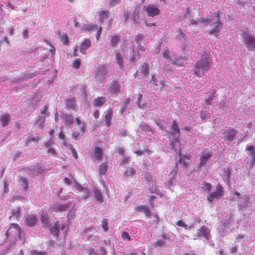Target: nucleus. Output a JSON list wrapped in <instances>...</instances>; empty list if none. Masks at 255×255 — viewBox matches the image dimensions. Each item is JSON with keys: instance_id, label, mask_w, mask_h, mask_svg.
Instances as JSON below:
<instances>
[{"instance_id": "nucleus-1", "label": "nucleus", "mask_w": 255, "mask_h": 255, "mask_svg": "<svg viewBox=\"0 0 255 255\" xmlns=\"http://www.w3.org/2000/svg\"><path fill=\"white\" fill-rule=\"evenodd\" d=\"M209 52L203 53L199 61L197 62L194 70V73L198 77H201L208 70L211 65V59Z\"/></svg>"}, {"instance_id": "nucleus-2", "label": "nucleus", "mask_w": 255, "mask_h": 255, "mask_svg": "<svg viewBox=\"0 0 255 255\" xmlns=\"http://www.w3.org/2000/svg\"><path fill=\"white\" fill-rule=\"evenodd\" d=\"M108 74V68L106 65H99L97 66L94 72L95 81L99 83L104 82Z\"/></svg>"}, {"instance_id": "nucleus-3", "label": "nucleus", "mask_w": 255, "mask_h": 255, "mask_svg": "<svg viewBox=\"0 0 255 255\" xmlns=\"http://www.w3.org/2000/svg\"><path fill=\"white\" fill-rule=\"evenodd\" d=\"M243 42L248 50H255V37L248 32H244L242 35Z\"/></svg>"}, {"instance_id": "nucleus-4", "label": "nucleus", "mask_w": 255, "mask_h": 255, "mask_svg": "<svg viewBox=\"0 0 255 255\" xmlns=\"http://www.w3.org/2000/svg\"><path fill=\"white\" fill-rule=\"evenodd\" d=\"M180 129L177 125L176 121H174L171 124V130L170 131V135L173 136L174 141L170 143L172 148H174L176 143L179 142V134Z\"/></svg>"}, {"instance_id": "nucleus-5", "label": "nucleus", "mask_w": 255, "mask_h": 255, "mask_svg": "<svg viewBox=\"0 0 255 255\" xmlns=\"http://www.w3.org/2000/svg\"><path fill=\"white\" fill-rule=\"evenodd\" d=\"M223 196V189L218 184L216 186L215 190L213 192H210L207 197V200L209 203H212L214 199L219 200Z\"/></svg>"}, {"instance_id": "nucleus-6", "label": "nucleus", "mask_w": 255, "mask_h": 255, "mask_svg": "<svg viewBox=\"0 0 255 255\" xmlns=\"http://www.w3.org/2000/svg\"><path fill=\"white\" fill-rule=\"evenodd\" d=\"M211 237L209 229L206 226H202L200 229L197 231L196 233L193 235V239L196 240L203 238L206 240H209Z\"/></svg>"}, {"instance_id": "nucleus-7", "label": "nucleus", "mask_w": 255, "mask_h": 255, "mask_svg": "<svg viewBox=\"0 0 255 255\" xmlns=\"http://www.w3.org/2000/svg\"><path fill=\"white\" fill-rule=\"evenodd\" d=\"M5 236L6 238L10 236L12 238L16 237L20 238L21 236L20 227L16 224H11L9 229L6 231Z\"/></svg>"}, {"instance_id": "nucleus-8", "label": "nucleus", "mask_w": 255, "mask_h": 255, "mask_svg": "<svg viewBox=\"0 0 255 255\" xmlns=\"http://www.w3.org/2000/svg\"><path fill=\"white\" fill-rule=\"evenodd\" d=\"M212 29L209 31V33L214 35L215 37H218V33L220 31L222 25V23L220 21L219 14H216L215 21L211 25Z\"/></svg>"}, {"instance_id": "nucleus-9", "label": "nucleus", "mask_w": 255, "mask_h": 255, "mask_svg": "<svg viewBox=\"0 0 255 255\" xmlns=\"http://www.w3.org/2000/svg\"><path fill=\"white\" fill-rule=\"evenodd\" d=\"M232 199L238 201V206L242 207L247 206L249 203V199L246 196H241L240 194L236 192L233 195Z\"/></svg>"}, {"instance_id": "nucleus-10", "label": "nucleus", "mask_w": 255, "mask_h": 255, "mask_svg": "<svg viewBox=\"0 0 255 255\" xmlns=\"http://www.w3.org/2000/svg\"><path fill=\"white\" fill-rule=\"evenodd\" d=\"M66 226L64 222H61L60 224L58 222H56L54 224L53 226L52 225L49 227V230L54 236L57 237L59 235V228L62 231H63L65 229Z\"/></svg>"}, {"instance_id": "nucleus-11", "label": "nucleus", "mask_w": 255, "mask_h": 255, "mask_svg": "<svg viewBox=\"0 0 255 255\" xmlns=\"http://www.w3.org/2000/svg\"><path fill=\"white\" fill-rule=\"evenodd\" d=\"M144 10L147 15L150 17H154L159 13V9L156 5L150 4L144 7Z\"/></svg>"}, {"instance_id": "nucleus-12", "label": "nucleus", "mask_w": 255, "mask_h": 255, "mask_svg": "<svg viewBox=\"0 0 255 255\" xmlns=\"http://www.w3.org/2000/svg\"><path fill=\"white\" fill-rule=\"evenodd\" d=\"M237 131L233 129L225 130L222 133V137L225 141H232L235 139Z\"/></svg>"}, {"instance_id": "nucleus-13", "label": "nucleus", "mask_w": 255, "mask_h": 255, "mask_svg": "<svg viewBox=\"0 0 255 255\" xmlns=\"http://www.w3.org/2000/svg\"><path fill=\"white\" fill-rule=\"evenodd\" d=\"M212 155V152H210V151H209L208 150H205L201 157H200V163L199 164V167L200 168L203 165H204V164H205L206 163V162H207V161L208 160V159L211 157Z\"/></svg>"}, {"instance_id": "nucleus-14", "label": "nucleus", "mask_w": 255, "mask_h": 255, "mask_svg": "<svg viewBox=\"0 0 255 255\" xmlns=\"http://www.w3.org/2000/svg\"><path fill=\"white\" fill-rule=\"evenodd\" d=\"M120 85L117 81H113L109 85V90L112 94H116L120 91Z\"/></svg>"}, {"instance_id": "nucleus-15", "label": "nucleus", "mask_w": 255, "mask_h": 255, "mask_svg": "<svg viewBox=\"0 0 255 255\" xmlns=\"http://www.w3.org/2000/svg\"><path fill=\"white\" fill-rule=\"evenodd\" d=\"M162 239H159L156 242L154 243V246L156 248H161L164 246L167 241L169 240V238L168 237L166 234H164L162 235Z\"/></svg>"}, {"instance_id": "nucleus-16", "label": "nucleus", "mask_w": 255, "mask_h": 255, "mask_svg": "<svg viewBox=\"0 0 255 255\" xmlns=\"http://www.w3.org/2000/svg\"><path fill=\"white\" fill-rule=\"evenodd\" d=\"M37 221V218L34 215H28L25 218L26 224L30 226H34Z\"/></svg>"}, {"instance_id": "nucleus-17", "label": "nucleus", "mask_w": 255, "mask_h": 255, "mask_svg": "<svg viewBox=\"0 0 255 255\" xmlns=\"http://www.w3.org/2000/svg\"><path fill=\"white\" fill-rule=\"evenodd\" d=\"M139 58V53L137 50L135 49L134 45L132 46V48L130 52V61L132 63H135Z\"/></svg>"}, {"instance_id": "nucleus-18", "label": "nucleus", "mask_w": 255, "mask_h": 255, "mask_svg": "<svg viewBox=\"0 0 255 255\" xmlns=\"http://www.w3.org/2000/svg\"><path fill=\"white\" fill-rule=\"evenodd\" d=\"M91 42L90 39H86L81 44L80 47V51L83 54L86 53V50L90 47Z\"/></svg>"}, {"instance_id": "nucleus-19", "label": "nucleus", "mask_w": 255, "mask_h": 255, "mask_svg": "<svg viewBox=\"0 0 255 255\" xmlns=\"http://www.w3.org/2000/svg\"><path fill=\"white\" fill-rule=\"evenodd\" d=\"M62 120L70 128L72 127L74 122V117L68 114L64 115L62 117Z\"/></svg>"}, {"instance_id": "nucleus-20", "label": "nucleus", "mask_w": 255, "mask_h": 255, "mask_svg": "<svg viewBox=\"0 0 255 255\" xmlns=\"http://www.w3.org/2000/svg\"><path fill=\"white\" fill-rule=\"evenodd\" d=\"M105 122L107 127L111 125V120L113 117V110L111 109H108L105 113Z\"/></svg>"}, {"instance_id": "nucleus-21", "label": "nucleus", "mask_w": 255, "mask_h": 255, "mask_svg": "<svg viewBox=\"0 0 255 255\" xmlns=\"http://www.w3.org/2000/svg\"><path fill=\"white\" fill-rule=\"evenodd\" d=\"M75 102L76 101L74 98H68L66 101V108L73 110L76 106Z\"/></svg>"}, {"instance_id": "nucleus-22", "label": "nucleus", "mask_w": 255, "mask_h": 255, "mask_svg": "<svg viewBox=\"0 0 255 255\" xmlns=\"http://www.w3.org/2000/svg\"><path fill=\"white\" fill-rule=\"evenodd\" d=\"M115 59L119 67L122 69L124 66V58L119 52L115 54Z\"/></svg>"}, {"instance_id": "nucleus-23", "label": "nucleus", "mask_w": 255, "mask_h": 255, "mask_svg": "<svg viewBox=\"0 0 255 255\" xmlns=\"http://www.w3.org/2000/svg\"><path fill=\"white\" fill-rule=\"evenodd\" d=\"M26 145L29 146V144L33 142L34 143H38L39 141V137L37 135H31L26 138Z\"/></svg>"}, {"instance_id": "nucleus-24", "label": "nucleus", "mask_w": 255, "mask_h": 255, "mask_svg": "<svg viewBox=\"0 0 255 255\" xmlns=\"http://www.w3.org/2000/svg\"><path fill=\"white\" fill-rule=\"evenodd\" d=\"M222 226L219 228V232L222 236H225L228 232L227 229H229V223L222 221Z\"/></svg>"}, {"instance_id": "nucleus-25", "label": "nucleus", "mask_w": 255, "mask_h": 255, "mask_svg": "<svg viewBox=\"0 0 255 255\" xmlns=\"http://www.w3.org/2000/svg\"><path fill=\"white\" fill-rule=\"evenodd\" d=\"M72 179L73 181L74 186L76 189L78 190L79 191L85 190L86 193L83 195V198H87L89 196V191L87 189H85L81 185H80L78 183H77L73 178Z\"/></svg>"}, {"instance_id": "nucleus-26", "label": "nucleus", "mask_w": 255, "mask_h": 255, "mask_svg": "<svg viewBox=\"0 0 255 255\" xmlns=\"http://www.w3.org/2000/svg\"><path fill=\"white\" fill-rule=\"evenodd\" d=\"M10 121V116L7 114H5L0 118V122L1 126L5 127L7 126Z\"/></svg>"}, {"instance_id": "nucleus-27", "label": "nucleus", "mask_w": 255, "mask_h": 255, "mask_svg": "<svg viewBox=\"0 0 255 255\" xmlns=\"http://www.w3.org/2000/svg\"><path fill=\"white\" fill-rule=\"evenodd\" d=\"M246 149L250 151V154L252 158L251 164V166H253L255 165V150L254 147L253 145H250L247 146Z\"/></svg>"}, {"instance_id": "nucleus-28", "label": "nucleus", "mask_w": 255, "mask_h": 255, "mask_svg": "<svg viewBox=\"0 0 255 255\" xmlns=\"http://www.w3.org/2000/svg\"><path fill=\"white\" fill-rule=\"evenodd\" d=\"M93 192L95 199L100 203H102L104 201V198L101 191L98 189L95 188Z\"/></svg>"}, {"instance_id": "nucleus-29", "label": "nucleus", "mask_w": 255, "mask_h": 255, "mask_svg": "<svg viewBox=\"0 0 255 255\" xmlns=\"http://www.w3.org/2000/svg\"><path fill=\"white\" fill-rule=\"evenodd\" d=\"M106 100V98L104 97H99L96 98L93 101V104L95 107H101L104 103H105Z\"/></svg>"}, {"instance_id": "nucleus-30", "label": "nucleus", "mask_w": 255, "mask_h": 255, "mask_svg": "<svg viewBox=\"0 0 255 255\" xmlns=\"http://www.w3.org/2000/svg\"><path fill=\"white\" fill-rule=\"evenodd\" d=\"M11 215L9 218H13L14 219H17L20 217V208L16 207L11 210Z\"/></svg>"}, {"instance_id": "nucleus-31", "label": "nucleus", "mask_w": 255, "mask_h": 255, "mask_svg": "<svg viewBox=\"0 0 255 255\" xmlns=\"http://www.w3.org/2000/svg\"><path fill=\"white\" fill-rule=\"evenodd\" d=\"M163 57L167 62L175 63L176 61L173 60L170 56V52L168 49H165L163 53Z\"/></svg>"}, {"instance_id": "nucleus-32", "label": "nucleus", "mask_w": 255, "mask_h": 255, "mask_svg": "<svg viewBox=\"0 0 255 255\" xmlns=\"http://www.w3.org/2000/svg\"><path fill=\"white\" fill-rule=\"evenodd\" d=\"M110 44L114 47L119 42L120 38L118 35H111L109 36Z\"/></svg>"}, {"instance_id": "nucleus-33", "label": "nucleus", "mask_w": 255, "mask_h": 255, "mask_svg": "<svg viewBox=\"0 0 255 255\" xmlns=\"http://www.w3.org/2000/svg\"><path fill=\"white\" fill-rule=\"evenodd\" d=\"M68 207L67 204H56L54 206V210L55 211H64L66 210Z\"/></svg>"}, {"instance_id": "nucleus-34", "label": "nucleus", "mask_w": 255, "mask_h": 255, "mask_svg": "<svg viewBox=\"0 0 255 255\" xmlns=\"http://www.w3.org/2000/svg\"><path fill=\"white\" fill-rule=\"evenodd\" d=\"M186 60V57H182L179 58H175L173 60L176 61L175 63H172L173 65H176L179 67H182L184 65V62Z\"/></svg>"}, {"instance_id": "nucleus-35", "label": "nucleus", "mask_w": 255, "mask_h": 255, "mask_svg": "<svg viewBox=\"0 0 255 255\" xmlns=\"http://www.w3.org/2000/svg\"><path fill=\"white\" fill-rule=\"evenodd\" d=\"M102 150L101 148L97 147H96L94 152V158L96 160H100L102 156Z\"/></svg>"}, {"instance_id": "nucleus-36", "label": "nucleus", "mask_w": 255, "mask_h": 255, "mask_svg": "<svg viewBox=\"0 0 255 255\" xmlns=\"http://www.w3.org/2000/svg\"><path fill=\"white\" fill-rule=\"evenodd\" d=\"M45 121V118L43 116H39L38 119L35 122V124L38 125L39 128H42L44 126V124Z\"/></svg>"}, {"instance_id": "nucleus-37", "label": "nucleus", "mask_w": 255, "mask_h": 255, "mask_svg": "<svg viewBox=\"0 0 255 255\" xmlns=\"http://www.w3.org/2000/svg\"><path fill=\"white\" fill-rule=\"evenodd\" d=\"M140 72L146 75L149 72V66L146 63H143L139 68Z\"/></svg>"}, {"instance_id": "nucleus-38", "label": "nucleus", "mask_w": 255, "mask_h": 255, "mask_svg": "<svg viewBox=\"0 0 255 255\" xmlns=\"http://www.w3.org/2000/svg\"><path fill=\"white\" fill-rule=\"evenodd\" d=\"M138 208L139 211L143 212L146 216L149 217L150 216L151 212L148 207L146 206H141Z\"/></svg>"}, {"instance_id": "nucleus-39", "label": "nucleus", "mask_w": 255, "mask_h": 255, "mask_svg": "<svg viewBox=\"0 0 255 255\" xmlns=\"http://www.w3.org/2000/svg\"><path fill=\"white\" fill-rule=\"evenodd\" d=\"M138 208L139 211L143 212L146 216L149 217L150 216L151 212L148 207L146 206H141Z\"/></svg>"}, {"instance_id": "nucleus-40", "label": "nucleus", "mask_w": 255, "mask_h": 255, "mask_svg": "<svg viewBox=\"0 0 255 255\" xmlns=\"http://www.w3.org/2000/svg\"><path fill=\"white\" fill-rule=\"evenodd\" d=\"M176 225L178 226L184 228L185 229H189L192 230L193 228V225H190L189 226L187 225L182 220H179L177 221Z\"/></svg>"}, {"instance_id": "nucleus-41", "label": "nucleus", "mask_w": 255, "mask_h": 255, "mask_svg": "<svg viewBox=\"0 0 255 255\" xmlns=\"http://www.w3.org/2000/svg\"><path fill=\"white\" fill-rule=\"evenodd\" d=\"M41 220L45 227H47L49 228L50 227L49 225L48 217L46 215L44 214L43 212L41 214Z\"/></svg>"}, {"instance_id": "nucleus-42", "label": "nucleus", "mask_w": 255, "mask_h": 255, "mask_svg": "<svg viewBox=\"0 0 255 255\" xmlns=\"http://www.w3.org/2000/svg\"><path fill=\"white\" fill-rule=\"evenodd\" d=\"M142 95L140 94L138 95L137 100L136 101V104L139 108L143 109L145 108L146 104L144 102L142 101Z\"/></svg>"}, {"instance_id": "nucleus-43", "label": "nucleus", "mask_w": 255, "mask_h": 255, "mask_svg": "<svg viewBox=\"0 0 255 255\" xmlns=\"http://www.w3.org/2000/svg\"><path fill=\"white\" fill-rule=\"evenodd\" d=\"M135 173V170L131 167H129L124 172V175L127 177H129L132 176Z\"/></svg>"}, {"instance_id": "nucleus-44", "label": "nucleus", "mask_w": 255, "mask_h": 255, "mask_svg": "<svg viewBox=\"0 0 255 255\" xmlns=\"http://www.w3.org/2000/svg\"><path fill=\"white\" fill-rule=\"evenodd\" d=\"M76 124L80 127V129L82 133L85 131V124L81 121L80 119L76 118L75 120Z\"/></svg>"}, {"instance_id": "nucleus-45", "label": "nucleus", "mask_w": 255, "mask_h": 255, "mask_svg": "<svg viewBox=\"0 0 255 255\" xmlns=\"http://www.w3.org/2000/svg\"><path fill=\"white\" fill-rule=\"evenodd\" d=\"M108 12L106 10H103L100 12L99 18L101 22H103L108 17Z\"/></svg>"}, {"instance_id": "nucleus-46", "label": "nucleus", "mask_w": 255, "mask_h": 255, "mask_svg": "<svg viewBox=\"0 0 255 255\" xmlns=\"http://www.w3.org/2000/svg\"><path fill=\"white\" fill-rule=\"evenodd\" d=\"M130 100L129 98L126 99V100H125V101L124 102L123 106H122L121 108V109H120V113L121 114H123L125 112L128 105L130 103Z\"/></svg>"}, {"instance_id": "nucleus-47", "label": "nucleus", "mask_w": 255, "mask_h": 255, "mask_svg": "<svg viewBox=\"0 0 255 255\" xmlns=\"http://www.w3.org/2000/svg\"><path fill=\"white\" fill-rule=\"evenodd\" d=\"M98 29V26L96 25H85L83 29L89 31H93L96 30Z\"/></svg>"}, {"instance_id": "nucleus-48", "label": "nucleus", "mask_w": 255, "mask_h": 255, "mask_svg": "<svg viewBox=\"0 0 255 255\" xmlns=\"http://www.w3.org/2000/svg\"><path fill=\"white\" fill-rule=\"evenodd\" d=\"M107 170V165L106 163H102L99 167V172L100 174H105Z\"/></svg>"}, {"instance_id": "nucleus-49", "label": "nucleus", "mask_w": 255, "mask_h": 255, "mask_svg": "<svg viewBox=\"0 0 255 255\" xmlns=\"http://www.w3.org/2000/svg\"><path fill=\"white\" fill-rule=\"evenodd\" d=\"M139 127L141 128V129L143 131L148 132L152 131V129L150 128V127L146 124H143L142 125H140Z\"/></svg>"}, {"instance_id": "nucleus-50", "label": "nucleus", "mask_w": 255, "mask_h": 255, "mask_svg": "<svg viewBox=\"0 0 255 255\" xmlns=\"http://www.w3.org/2000/svg\"><path fill=\"white\" fill-rule=\"evenodd\" d=\"M60 39L61 41L63 42L64 44H67L68 43V37L67 35L65 34H62L60 35Z\"/></svg>"}, {"instance_id": "nucleus-51", "label": "nucleus", "mask_w": 255, "mask_h": 255, "mask_svg": "<svg viewBox=\"0 0 255 255\" xmlns=\"http://www.w3.org/2000/svg\"><path fill=\"white\" fill-rule=\"evenodd\" d=\"M201 188L204 190L207 191H210L211 190V185L208 183H205L203 184V185L201 187Z\"/></svg>"}, {"instance_id": "nucleus-52", "label": "nucleus", "mask_w": 255, "mask_h": 255, "mask_svg": "<svg viewBox=\"0 0 255 255\" xmlns=\"http://www.w3.org/2000/svg\"><path fill=\"white\" fill-rule=\"evenodd\" d=\"M102 227L105 232H107L108 230V220L107 219H104L102 223Z\"/></svg>"}, {"instance_id": "nucleus-53", "label": "nucleus", "mask_w": 255, "mask_h": 255, "mask_svg": "<svg viewBox=\"0 0 255 255\" xmlns=\"http://www.w3.org/2000/svg\"><path fill=\"white\" fill-rule=\"evenodd\" d=\"M19 182H21L23 183V185H24L23 189L25 190H26L27 188V180L23 177H19Z\"/></svg>"}, {"instance_id": "nucleus-54", "label": "nucleus", "mask_w": 255, "mask_h": 255, "mask_svg": "<svg viewBox=\"0 0 255 255\" xmlns=\"http://www.w3.org/2000/svg\"><path fill=\"white\" fill-rule=\"evenodd\" d=\"M80 60L79 59H76L73 63V67L77 69L80 67Z\"/></svg>"}, {"instance_id": "nucleus-55", "label": "nucleus", "mask_w": 255, "mask_h": 255, "mask_svg": "<svg viewBox=\"0 0 255 255\" xmlns=\"http://www.w3.org/2000/svg\"><path fill=\"white\" fill-rule=\"evenodd\" d=\"M143 38V36L141 34H139L135 37V42L137 45L141 44V40Z\"/></svg>"}, {"instance_id": "nucleus-56", "label": "nucleus", "mask_w": 255, "mask_h": 255, "mask_svg": "<svg viewBox=\"0 0 255 255\" xmlns=\"http://www.w3.org/2000/svg\"><path fill=\"white\" fill-rule=\"evenodd\" d=\"M199 22L203 23L205 22L206 24H207L210 22H212L213 21L212 19L210 18H201L198 20Z\"/></svg>"}, {"instance_id": "nucleus-57", "label": "nucleus", "mask_w": 255, "mask_h": 255, "mask_svg": "<svg viewBox=\"0 0 255 255\" xmlns=\"http://www.w3.org/2000/svg\"><path fill=\"white\" fill-rule=\"evenodd\" d=\"M69 148H70V149H71V150L72 151V154H73V156L75 158H77V157H78L77 153V152H76V150L74 148L73 146L72 145H71V144H69Z\"/></svg>"}, {"instance_id": "nucleus-58", "label": "nucleus", "mask_w": 255, "mask_h": 255, "mask_svg": "<svg viewBox=\"0 0 255 255\" xmlns=\"http://www.w3.org/2000/svg\"><path fill=\"white\" fill-rule=\"evenodd\" d=\"M44 144L46 148H49L52 147V144H54V142L51 139H50L48 141L44 143Z\"/></svg>"}, {"instance_id": "nucleus-59", "label": "nucleus", "mask_w": 255, "mask_h": 255, "mask_svg": "<svg viewBox=\"0 0 255 255\" xmlns=\"http://www.w3.org/2000/svg\"><path fill=\"white\" fill-rule=\"evenodd\" d=\"M47 152L53 156H55L57 154L56 151L52 147L48 148Z\"/></svg>"}, {"instance_id": "nucleus-60", "label": "nucleus", "mask_w": 255, "mask_h": 255, "mask_svg": "<svg viewBox=\"0 0 255 255\" xmlns=\"http://www.w3.org/2000/svg\"><path fill=\"white\" fill-rule=\"evenodd\" d=\"M121 0H111L110 1V5L112 6H114L120 2Z\"/></svg>"}, {"instance_id": "nucleus-61", "label": "nucleus", "mask_w": 255, "mask_h": 255, "mask_svg": "<svg viewBox=\"0 0 255 255\" xmlns=\"http://www.w3.org/2000/svg\"><path fill=\"white\" fill-rule=\"evenodd\" d=\"M156 124L161 129H164V128L163 127V125L164 123V121L162 120H158L156 121Z\"/></svg>"}, {"instance_id": "nucleus-62", "label": "nucleus", "mask_w": 255, "mask_h": 255, "mask_svg": "<svg viewBox=\"0 0 255 255\" xmlns=\"http://www.w3.org/2000/svg\"><path fill=\"white\" fill-rule=\"evenodd\" d=\"M80 132L79 131H74L72 133V137L76 140H78V137L80 135Z\"/></svg>"}, {"instance_id": "nucleus-63", "label": "nucleus", "mask_w": 255, "mask_h": 255, "mask_svg": "<svg viewBox=\"0 0 255 255\" xmlns=\"http://www.w3.org/2000/svg\"><path fill=\"white\" fill-rule=\"evenodd\" d=\"M122 237L124 239L128 240V241L130 240L129 234L126 232H123Z\"/></svg>"}, {"instance_id": "nucleus-64", "label": "nucleus", "mask_w": 255, "mask_h": 255, "mask_svg": "<svg viewBox=\"0 0 255 255\" xmlns=\"http://www.w3.org/2000/svg\"><path fill=\"white\" fill-rule=\"evenodd\" d=\"M129 17V14L128 12V11H125L123 13V17L122 18L125 20L127 21Z\"/></svg>"}]
</instances>
